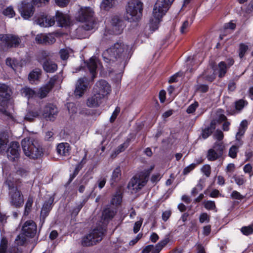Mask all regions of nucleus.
I'll list each match as a JSON object with an SVG mask.
<instances>
[{
    "instance_id": "obj_1",
    "label": "nucleus",
    "mask_w": 253,
    "mask_h": 253,
    "mask_svg": "<svg viewBox=\"0 0 253 253\" xmlns=\"http://www.w3.org/2000/svg\"><path fill=\"white\" fill-rule=\"evenodd\" d=\"M128 50V45L122 42H117L103 52V59L108 66H113L115 63L124 68L130 58Z\"/></svg>"
},
{
    "instance_id": "obj_2",
    "label": "nucleus",
    "mask_w": 253,
    "mask_h": 253,
    "mask_svg": "<svg viewBox=\"0 0 253 253\" xmlns=\"http://www.w3.org/2000/svg\"><path fill=\"white\" fill-rule=\"evenodd\" d=\"M174 0H157L153 11V18L150 20V30L154 32L159 28L163 16L165 15Z\"/></svg>"
},
{
    "instance_id": "obj_3",
    "label": "nucleus",
    "mask_w": 253,
    "mask_h": 253,
    "mask_svg": "<svg viewBox=\"0 0 253 253\" xmlns=\"http://www.w3.org/2000/svg\"><path fill=\"white\" fill-rule=\"evenodd\" d=\"M94 11L89 7H81L77 17V20L84 23L81 28L85 31H90L95 26Z\"/></svg>"
},
{
    "instance_id": "obj_4",
    "label": "nucleus",
    "mask_w": 253,
    "mask_h": 253,
    "mask_svg": "<svg viewBox=\"0 0 253 253\" xmlns=\"http://www.w3.org/2000/svg\"><path fill=\"white\" fill-rule=\"evenodd\" d=\"M143 3L138 0H131L127 3L125 18L130 22L138 21L142 15Z\"/></svg>"
},
{
    "instance_id": "obj_5",
    "label": "nucleus",
    "mask_w": 253,
    "mask_h": 253,
    "mask_svg": "<svg viewBox=\"0 0 253 253\" xmlns=\"http://www.w3.org/2000/svg\"><path fill=\"white\" fill-rule=\"evenodd\" d=\"M24 154L30 159H37L43 155L42 149L36 146L30 138H26L21 141Z\"/></svg>"
},
{
    "instance_id": "obj_6",
    "label": "nucleus",
    "mask_w": 253,
    "mask_h": 253,
    "mask_svg": "<svg viewBox=\"0 0 253 253\" xmlns=\"http://www.w3.org/2000/svg\"><path fill=\"white\" fill-rule=\"evenodd\" d=\"M149 170L142 171L139 177L137 175L133 176L130 180L127 187L129 189L132 190L135 193L137 192L144 187L148 180L150 175Z\"/></svg>"
},
{
    "instance_id": "obj_7",
    "label": "nucleus",
    "mask_w": 253,
    "mask_h": 253,
    "mask_svg": "<svg viewBox=\"0 0 253 253\" xmlns=\"http://www.w3.org/2000/svg\"><path fill=\"white\" fill-rule=\"evenodd\" d=\"M105 230L102 227L95 228L89 234L83 237L82 245L89 247L95 245L101 241L104 234Z\"/></svg>"
},
{
    "instance_id": "obj_8",
    "label": "nucleus",
    "mask_w": 253,
    "mask_h": 253,
    "mask_svg": "<svg viewBox=\"0 0 253 253\" xmlns=\"http://www.w3.org/2000/svg\"><path fill=\"white\" fill-rule=\"evenodd\" d=\"M20 39L12 34H0V45L5 48L17 47L20 44Z\"/></svg>"
},
{
    "instance_id": "obj_9",
    "label": "nucleus",
    "mask_w": 253,
    "mask_h": 253,
    "mask_svg": "<svg viewBox=\"0 0 253 253\" xmlns=\"http://www.w3.org/2000/svg\"><path fill=\"white\" fill-rule=\"evenodd\" d=\"M9 196L11 205L15 208L21 207L24 203L23 195L17 187H9Z\"/></svg>"
},
{
    "instance_id": "obj_10",
    "label": "nucleus",
    "mask_w": 253,
    "mask_h": 253,
    "mask_svg": "<svg viewBox=\"0 0 253 253\" xmlns=\"http://www.w3.org/2000/svg\"><path fill=\"white\" fill-rule=\"evenodd\" d=\"M20 152L19 144L16 141L11 142L6 151L7 158L12 162L18 161L20 158Z\"/></svg>"
},
{
    "instance_id": "obj_11",
    "label": "nucleus",
    "mask_w": 253,
    "mask_h": 253,
    "mask_svg": "<svg viewBox=\"0 0 253 253\" xmlns=\"http://www.w3.org/2000/svg\"><path fill=\"white\" fill-rule=\"evenodd\" d=\"M60 81V77L58 75H54L50 78L47 83L39 89L38 92L39 97L41 98L45 97L50 91L53 88L54 85Z\"/></svg>"
},
{
    "instance_id": "obj_12",
    "label": "nucleus",
    "mask_w": 253,
    "mask_h": 253,
    "mask_svg": "<svg viewBox=\"0 0 253 253\" xmlns=\"http://www.w3.org/2000/svg\"><path fill=\"white\" fill-rule=\"evenodd\" d=\"M58 113V110L56 105L48 103L43 107L42 114L46 121H54Z\"/></svg>"
},
{
    "instance_id": "obj_13",
    "label": "nucleus",
    "mask_w": 253,
    "mask_h": 253,
    "mask_svg": "<svg viewBox=\"0 0 253 253\" xmlns=\"http://www.w3.org/2000/svg\"><path fill=\"white\" fill-rule=\"evenodd\" d=\"M95 92H96L104 98L108 95L111 91L110 85L104 80L98 81L94 87Z\"/></svg>"
},
{
    "instance_id": "obj_14",
    "label": "nucleus",
    "mask_w": 253,
    "mask_h": 253,
    "mask_svg": "<svg viewBox=\"0 0 253 253\" xmlns=\"http://www.w3.org/2000/svg\"><path fill=\"white\" fill-rule=\"evenodd\" d=\"M88 85V80L86 77L80 78L76 84L74 94L79 97H82L86 90Z\"/></svg>"
},
{
    "instance_id": "obj_15",
    "label": "nucleus",
    "mask_w": 253,
    "mask_h": 253,
    "mask_svg": "<svg viewBox=\"0 0 253 253\" xmlns=\"http://www.w3.org/2000/svg\"><path fill=\"white\" fill-rule=\"evenodd\" d=\"M19 10L21 16L24 19H29L34 14V7L31 2H23Z\"/></svg>"
},
{
    "instance_id": "obj_16",
    "label": "nucleus",
    "mask_w": 253,
    "mask_h": 253,
    "mask_svg": "<svg viewBox=\"0 0 253 253\" xmlns=\"http://www.w3.org/2000/svg\"><path fill=\"white\" fill-rule=\"evenodd\" d=\"M22 231L26 236L33 238L37 233V225L33 220H28L24 224Z\"/></svg>"
},
{
    "instance_id": "obj_17",
    "label": "nucleus",
    "mask_w": 253,
    "mask_h": 253,
    "mask_svg": "<svg viewBox=\"0 0 253 253\" xmlns=\"http://www.w3.org/2000/svg\"><path fill=\"white\" fill-rule=\"evenodd\" d=\"M125 27L123 20L118 16H114L111 20V31L114 35L121 34Z\"/></svg>"
},
{
    "instance_id": "obj_18",
    "label": "nucleus",
    "mask_w": 253,
    "mask_h": 253,
    "mask_svg": "<svg viewBox=\"0 0 253 253\" xmlns=\"http://www.w3.org/2000/svg\"><path fill=\"white\" fill-rule=\"evenodd\" d=\"M54 201V198L50 197L47 201H45L41 211L40 220L42 224L45 219L48 215L49 213L52 209V205Z\"/></svg>"
},
{
    "instance_id": "obj_19",
    "label": "nucleus",
    "mask_w": 253,
    "mask_h": 253,
    "mask_svg": "<svg viewBox=\"0 0 253 253\" xmlns=\"http://www.w3.org/2000/svg\"><path fill=\"white\" fill-rule=\"evenodd\" d=\"M37 23L41 27H48L53 26L55 23L54 17L48 16L42 13L37 18Z\"/></svg>"
},
{
    "instance_id": "obj_20",
    "label": "nucleus",
    "mask_w": 253,
    "mask_h": 253,
    "mask_svg": "<svg viewBox=\"0 0 253 253\" xmlns=\"http://www.w3.org/2000/svg\"><path fill=\"white\" fill-rule=\"evenodd\" d=\"M117 213V209L110 206H107L102 211V220L105 222L111 220Z\"/></svg>"
},
{
    "instance_id": "obj_21",
    "label": "nucleus",
    "mask_w": 253,
    "mask_h": 253,
    "mask_svg": "<svg viewBox=\"0 0 253 253\" xmlns=\"http://www.w3.org/2000/svg\"><path fill=\"white\" fill-rule=\"evenodd\" d=\"M248 104V102L246 100L240 99L236 100L234 102L235 110H226L227 115H234L236 114L239 113L244 109V108Z\"/></svg>"
},
{
    "instance_id": "obj_22",
    "label": "nucleus",
    "mask_w": 253,
    "mask_h": 253,
    "mask_svg": "<svg viewBox=\"0 0 253 253\" xmlns=\"http://www.w3.org/2000/svg\"><path fill=\"white\" fill-rule=\"evenodd\" d=\"M35 40L38 43L45 45L52 44L56 41L55 38L51 34L48 35L43 34L37 35Z\"/></svg>"
},
{
    "instance_id": "obj_23",
    "label": "nucleus",
    "mask_w": 253,
    "mask_h": 253,
    "mask_svg": "<svg viewBox=\"0 0 253 253\" xmlns=\"http://www.w3.org/2000/svg\"><path fill=\"white\" fill-rule=\"evenodd\" d=\"M43 70L49 73H53L56 72L58 68L57 64L50 59H45L42 63Z\"/></svg>"
},
{
    "instance_id": "obj_24",
    "label": "nucleus",
    "mask_w": 253,
    "mask_h": 253,
    "mask_svg": "<svg viewBox=\"0 0 253 253\" xmlns=\"http://www.w3.org/2000/svg\"><path fill=\"white\" fill-rule=\"evenodd\" d=\"M103 98L102 96L95 92L93 95L88 98L86 104L88 107H96L101 103Z\"/></svg>"
},
{
    "instance_id": "obj_25",
    "label": "nucleus",
    "mask_w": 253,
    "mask_h": 253,
    "mask_svg": "<svg viewBox=\"0 0 253 253\" xmlns=\"http://www.w3.org/2000/svg\"><path fill=\"white\" fill-rule=\"evenodd\" d=\"M42 114L41 108H35L33 110H29L24 117V119L29 122H32L35 118H38Z\"/></svg>"
},
{
    "instance_id": "obj_26",
    "label": "nucleus",
    "mask_w": 253,
    "mask_h": 253,
    "mask_svg": "<svg viewBox=\"0 0 253 253\" xmlns=\"http://www.w3.org/2000/svg\"><path fill=\"white\" fill-rule=\"evenodd\" d=\"M55 20L59 27H66L69 25L68 19L63 13L59 11L56 12Z\"/></svg>"
},
{
    "instance_id": "obj_27",
    "label": "nucleus",
    "mask_w": 253,
    "mask_h": 253,
    "mask_svg": "<svg viewBox=\"0 0 253 253\" xmlns=\"http://www.w3.org/2000/svg\"><path fill=\"white\" fill-rule=\"evenodd\" d=\"M57 152L61 156H67L70 154V146L68 143H61L56 147Z\"/></svg>"
},
{
    "instance_id": "obj_28",
    "label": "nucleus",
    "mask_w": 253,
    "mask_h": 253,
    "mask_svg": "<svg viewBox=\"0 0 253 253\" xmlns=\"http://www.w3.org/2000/svg\"><path fill=\"white\" fill-rule=\"evenodd\" d=\"M86 157L87 152H85L84 156L81 162L76 166L73 173L70 174V178L67 183V185L70 184L74 179V178L78 174L80 170L82 168V164H84L86 162Z\"/></svg>"
},
{
    "instance_id": "obj_29",
    "label": "nucleus",
    "mask_w": 253,
    "mask_h": 253,
    "mask_svg": "<svg viewBox=\"0 0 253 253\" xmlns=\"http://www.w3.org/2000/svg\"><path fill=\"white\" fill-rule=\"evenodd\" d=\"M87 67L91 74L92 80H93L96 77L97 67V63L94 58L91 57L89 59V61L87 62Z\"/></svg>"
},
{
    "instance_id": "obj_30",
    "label": "nucleus",
    "mask_w": 253,
    "mask_h": 253,
    "mask_svg": "<svg viewBox=\"0 0 253 253\" xmlns=\"http://www.w3.org/2000/svg\"><path fill=\"white\" fill-rule=\"evenodd\" d=\"M215 126L216 124L215 121H211L209 126L203 129L202 133V137L204 139H206L209 137L215 129Z\"/></svg>"
},
{
    "instance_id": "obj_31",
    "label": "nucleus",
    "mask_w": 253,
    "mask_h": 253,
    "mask_svg": "<svg viewBox=\"0 0 253 253\" xmlns=\"http://www.w3.org/2000/svg\"><path fill=\"white\" fill-rule=\"evenodd\" d=\"M218 76L219 78H223L227 72L228 68L226 66V62L220 61L218 64Z\"/></svg>"
},
{
    "instance_id": "obj_32",
    "label": "nucleus",
    "mask_w": 253,
    "mask_h": 253,
    "mask_svg": "<svg viewBox=\"0 0 253 253\" xmlns=\"http://www.w3.org/2000/svg\"><path fill=\"white\" fill-rule=\"evenodd\" d=\"M121 176V170L120 167H117L113 171L111 178V185H113L115 183L118 182Z\"/></svg>"
},
{
    "instance_id": "obj_33",
    "label": "nucleus",
    "mask_w": 253,
    "mask_h": 253,
    "mask_svg": "<svg viewBox=\"0 0 253 253\" xmlns=\"http://www.w3.org/2000/svg\"><path fill=\"white\" fill-rule=\"evenodd\" d=\"M211 149L222 157L225 150V145L223 142L216 141Z\"/></svg>"
},
{
    "instance_id": "obj_34",
    "label": "nucleus",
    "mask_w": 253,
    "mask_h": 253,
    "mask_svg": "<svg viewBox=\"0 0 253 253\" xmlns=\"http://www.w3.org/2000/svg\"><path fill=\"white\" fill-rule=\"evenodd\" d=\"M8 86L4 84L0 83V97L9 99L10 94L8 91Z\"/></svg>"
},
{
    "instance_id": "obj_35",
    "label": "nucleus",
    "mask_w": 253,
    "mask_h": 253,
    "mask_svg": "<svg viewBox=\"0 0 253 253\" xmlns=\"http://www.w3.org/2000/svg\"><path fill=\"white\" fill-rule=\"evenodd\" d=\"M122 193L119 191H117L111 200V204L113 205H120L122 203Z\"/></svg>"
},
{
    "instance_id": "obj_36",
    "label": "nucleus",
    "mask_w": 253,
    "mask_h": 253,
    "mask_svg": "<svg viewBox=\"0 0 253 253\" xmlns=\"http://www.w3.org/2000/svg\"><path fill=\"white\" fill-rule=\"evenodd\" d=\"M222 157L213 149H210L207 154V158L210 161H215Z\"/></svg>"
},
{
    "instance_id": "obj_37",
    "label": "nucleus",
    "mask_w": 253,
    "mask_h": 253,
    "mask_svg": "<svg viewBox=\"0 0 253 253\" xmlns=\"http://www.w3.org/2000/svg\"><path fill=\"white\" fill-rule=\"evenodd\" d=\"M21 92L23 96L28 99L33 98L36 94V92L33 89L27 87L22 88Z\"/></svg>"
},
{
    "instance_id": "obj_38",
    "label": "nucleus",
    "mask_w": 253,
    "mask_h": 253,
    "mask_svg": "<svg viewBox=\"0 0 253 253\" xmlns=\"http://www.w3.org/2000/svg\"><path fill=\"white\" fill-rule=\"evenodd\" d=\"M41 75V72L40 70H33L29 74L28 79L31 83L33 84L35 81L39 80Z\"/></svg>"
},
{
    "instance_id": "obj_39",
    "label": "nucleus",
    "mask_w": 253,
    "mask_h": 253,
    "mask_svg": "<svg viewBox=\"0 0 253 253\" xmlns=\"http://www.w3.org/2000/svg\"><path fill=\"white\" fill-rule=\"evenodd\" d=\"M116 0H103L100 7L102 9L108 10L115 4Z\"/></svg>"
},
{
    "instance_id": "obj_40",
    "label": "nucleus",
    "mask_w": 253,
    "mask_h": 253,
    "mask_svg": "<svg viewBox=\"0 0 253 253\" xmlns=\"http://www.w3.org/2000/svg\"><path fill=\"white\" fill-rule=\"evenodd\" d=\"M130 141V138H127L126 141L123 144L119 145L115 150L114 153L116 155H118L120 153L124 152L129 146Z\"/></svg>"
},
{
    "instance_id": "obj_41",
    "label": "nucleus",
    "mask_w": 253,
    "mask_h": 253,
    "mask_svg": "<svg viewBox=\"0 0 253 253\" xmlns=\"http://www.w3.org/2000/svg\"><path fill=\"white\" fill-rule=\"evenodd\" d=\"M33 201V197L29 196L25 205L24 214L25 215H28L30 212Z\"/></svg>"
},
{
    "instance_id": "obj_42",
    "label": "nucleus",
    "mask_w": 253,
    "mask_h": 253,
    "mask_svg": "<svg viewBox=\"0 0 253 253\" xmlns=\"http://www.w3.org/2000/svg\"><path fill=\"white\" fill-rule=\"evenodd\" d=\"M8 142L7 138L4 137L3 135L0 134V154L5 152Z\"/></svg>"
},
{
    "instance_id": "obj_43",
    "label": "nucleus",
    "mask_w": 253,
    "mask_h": 253,
    "mask_svg": "<svg viewBox=\"0 0 253 253\" xmlns=\"http://www.w3.org/2000/svg\"><path fill=\"white\" fill-rule=\"evenodd\" d=\"M249 49V46L244 43H241L239 46L238 53L239 57L242 59L245 55L246 52Z\"/></svg>"
},
{
    "instance_id": "obj_44",
    "label": "nucleus",
    "mask_w": 253,
    "mask_h": 253,
    "mask_svg": "<svg viewBox=\"0 0 253 253\" xmlns=\"http://www.w3.org/2000/svg\"><path fill=\"white\" fill-rule=\"evenodd\" d=\"M237 144L238 145V146L232 145L229 150L228 155L230 157L233 159L236 158L237 153L239 151V146H241L239 145L238 142Z\"/></svg>"
},
{
    "instance_id": "obj_45",
    "label": "nucleus",
    "mask_w": 253,
    "mask_h": 253,
    "mask_svg": "<svg viewBox=\"0 0 253 253\" xmlns=\"http://www.w3.org/2000/svg\"><path fill=\"white\" fill-rule=\"evenodd\" d=\"M246 130L238 128V132L236 134V140L238 142L239 145L243 144L242 137L244 135Z\"/></svg>"
},
{
    "instance_id": "obj_46",
    "label": "nucleus",
    "mask_w": 253,
    "mask_h": 253,
    "mask_svg": "<svg viewBox=\"0 0 253 253\" xmlns=\"http://www.w3.org/2000/svg\"><path fill=\"white\" fill-rule=\"evenodd\" d=\"M241 231L243 234L246 236H249L253 233V226L252 224L247 226H243L241 229Z\"/></svg>"
},
{
    "instance_id": "obj_47",
    "label": "nucleus",
    "mask_w": 253,
    "mask_h": 253,
    "mask_svg": "<svg viewBox=\"0 0 253 253\" xmlns=\"http://www.w3.org/2000/svg\"><path fill=\"white\" fill-rule=\"evenodd\" d=\"M2 13L4 15L9 18H12L15 15V12L12 6H8L4 9L2 11Z\"/></svg>"
},
{
    "instance_id": "obj_48",
    "label": "nucleus",
    "mask_w": 253,
    "mask_h": 253,
    "mask_svg": "<svg viewBox=\"0 0 253 253\" xmlns=\"http://www.w3.org/2000/svg\"><path fill=\"white\" fill-rule=\"evenodd\" d=\"M198 106L199 103L195 101L187 107L186 112L188 114H193L195 112Z\"/></svg>"
},
{
    "instance_id": "obj_49",
    "label": "nucleus",
    "mask_w": 253,
    "mask_h": 253,
    "mask_svg": "<svg viewBox=\"0 0 253 253\" xmlns=\"http://www.w3.org/2000/svg\"><path fill=\"white\" fill-rule=\"evenodd\" d=\"M204 207L208 210H214L216 209V206L214 201H207L204 202Z\"/></svg>"
},
{
    "instance_id": "obj_50",
    "label": "nucleus",
    "mask_w": 253,
    "mask_h": 253,
    "mask_svg": "<svg viewBox=\"0 0 253 253\" xmlns=\"http://www.w3.org/2000/svg\"><path fill=\"white\" fill-rule=\"evenodd\" d=\"M169 237L168 236L166 237L156 245V248H158L162 250V249L169 243Z\"/></svg>"
},
{
    "instance_id": "obj_51",
    "label": "nucleus",
    "mask_w": 253,
    "mask_h": 253,
    "mask_svg": "<svg viewBox=\"0 0 253 253\" xmlns=\"http://www.w3.org/2000/svg\"><path fill=\"white\" fill-rule=\"evenodd\" d=\"M39 56V62L43 63V61L45 59H48L47 58L50 56V53L46 51L42 50L40 52Z\"/></svg>"
},
{
    "instance_id": "obj_52",
    "label": "nucleus",
    "mask_w": 253,
    "mask_h": 253,
    "mask_svg": "<svg viewBox=\"0 0 253 253\" xmlns=\"http://www.w3.org/2000/svg\"><path fill=\"white\" fill-rule=\"evenodd\" d=\"M84 202L81 203L76 207L74 208L71 212L72 216H77L79 212L80 211L83 206H84Z\"/></svg>"
},
{
    "instance_id": "obj_53",
    "label": "nucleus",
    "mask_w": 253,
    "mask_h": 253,
    "mask_svg": "<svg viewBox=\"0 0 253 253\" xmlns=\"http://www.w3.org/2000/svg\"><path fill=\"white\" fill-rule=\"evenodd\" d=\"M143 221V219L142 218H140L139 220L136 221L134 223L133 228V231L135 234L138 233V231H139V230L142 226Z\"/></svg>"
},
{
    "instance_id": "obj_54",
    "label": "nucleus",
    "mask_w": 253,
    "mask_h": 253,
    "mask_svg": "<svg viewBox=\"0 0 253 253\" xmlns=\"http://www.w3.org/2000/svg\"><path fill=\"white\" fill-rule=\"evenodd\" d=\"M230 197L232 199L239 200H243L245 198V196H243L239 192L236 190L233 191L231 193Z\"/></svg>"
},
{
    "instance_id": "obj_55",
    "label": "nucleus",
    "mask_w": 253,
    "mask_h": 253,
    "mask_svg": "<svg viewBox=\"0 0 253 253\" xmlns=\"http://www.w3.org/2000/svg\"><path fill=\"white\" fill-rule=\"evenodd\" d=\"M210 220V217L207 213L203 212L199 216V221L200 223H203L204 222H209Z\"/></svg>"
},
{
    "instance_id": "obj_56",
    "label": "nucleus",
    "mask_w": 253,
    "mask_h": 253,
    "mask_svg": "<svg viewBox=\"0 0 253 253\" xmlns=\"http://www.w3.org/2000/svg\"><path fill=\"white\" fill-rule=\"evenodd\" d=\"M60 58L61 59L65 60L69 58V52L67 49H61L59 51Z\"/></svg>"
},
{
    "instance_id": "obj_57",
    "label": "nucleus",
    "mask_w": 253,
    "mask_h": 253,
    "mask_svg": "<svg viewBox=\"0 0 253 253\" xmlns=\"http://www.w3.org/2000/svg\"><path fill=\"white\" fill-rule=\"evenodd\" d=\"M213 136L214 138L217 140V141L222 142L221 141L224 137V134L221 130L217 129Z\"/></svg>"
},
{
    "instance_id": "obj_58",
    "label": "nucleus",
    "mask_w": 253,
    "mask_h": 253,
    "mask_svg": "<svg viewBox=\"0 0 253 253\" xmlns=\"http://www.w3.org/2000/svg\"><path fill=\"white\" fill-rule=\"evenodd\" d=\"M209 88V86L207 84H200L196 86V90L202 93L208 92Z\"/></svg>"
},
{
    "instance_id": "obj_59",
    "label": "nucleus",
    "mask_w": 253,
    "mask_h": 253,
    "mask_svg": "<svg viewBox=\"0 0 253 253\" xmlns=\"http://www.w3.org/2000/svg\"><path fill=\"white\" fill-rule=\"evenodd\" d=\"M202 171L204 173V174L207 177H210L211 173V166L209 165H204L202 169Z\"/></svg>"
},
{
    "instance_id": "obj_60",
    "label": "nucleus",
    "mask_w": 253,
    "mask_h": 253,
    "mask_svg": "<svg viewBox=\"0 0 253 253\" xmlns=\"http://www.w3.org/2000/svg\"><path fill=\"white\" fill-rule=\"evenodd\" d=\"M196 167V164L195 163H193L189 165L188 166L185 167L183 170V174L184 175H186L188 174L190 171L193 170Z\"/></svg>"
},
{
    "instance_id": "obj_61",
    "label": "nucleus",
    "mask_w": 253,
    "mask_h": 253,
    "mask_svg": "<svg viewBox=\"0 0 253 253\" xmlns=\"http://www.w3.org/2000/svg\"><path fill=\"white\" fill-rule=\"evenodd\" d=\"M234 180L236 184L239 186L243 185L246 181V180L243 175L234 177Z\"/></svg>"
},
{
    "instance_id": "obj_62",
    "label": "nucleus",
    "mask_w": 253,
    "mask_h": 253,
    "mask_svg": "<svg viewBox=\"0 0 253 253\" xmlns=\"http://www.w3.org/2000/svg\"><path fill=\"white\" fill-rule=\"evenodd\" d=\"M120 112V108L119 107H116L115 110L113 112L112 115L110 119V121L111 123L114 122L115 121Z\"/></svg>"
},
{
    "instance_id": "obj_63",
    "label": "nucleus",
    "mask_w": 253,
    "mask_h": 253,
    "mask_svg": "<svg viewBox=\"0 0 253 253\" xmlns=\"http://www.w3.org/2000/svg\"><path fill=\"white\" fill-rule=\"evenodd\" d=\"M70 0H55V2L58 6L64 7L68 5Z\"/></svg>"
},
{
    "instance_id": "obj_64",
    "label": "nucleus",
    "mask_w": 253,
    "mask_h": 253,
    "mask_svg": "<svg viewBox=\"0 0 253 253\" xmlns=\"http://www.w3.org/2000/svg\"><path fill=\"white\" fill-rule=\"evenodd\" d=\"M16 61L15 60H13L10 58H7L6 60V64L7 66L10 67L12 69L15 70V68L16 67L15 62Z\"/></svg>"
}]
</instances>
